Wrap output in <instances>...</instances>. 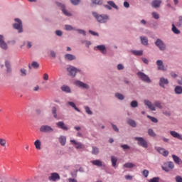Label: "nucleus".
Returning <instances> with one entry per match:
<instances>
[{
    "label": "nucleus",
    "mask_w": 182,
    "mask_h": 182,
    "mask_svg": "<svg viewBox=\"0 0 182 182\" xmlns=\"http://www.w3.org/2000/svg\"><path fill=\"white\" fill-rule=\"evenodd\" d=\"M92 15L100 23H105V22L109 21V16H107V15H98V14L95 12H93Z\"/></svg>",
    "instance_id": "1"
},
{
    "label": "nucleus",
    "mask_w": 182,
    "mask_h": 182,
    "mask_svg": "<svg viewBox=\"0 0 182 182\" xmlns=\"http://www.w3.org/2000/svg\"><path fill=\"white\" fill-rule=\"evenodd\" d=\"M134 140L138 142L139 146H141L144 149H147L149 145L147 144V141L143 139V137H135Z\"/></svg>",
    "instance_id": "2"
},
{
    "label": "nucleus",
    "mask_w": 182,
    "mask_h": 182,
    "mask_svg": "<svg viewBox=\"0 0 182 182\" xmlns=\"http://www.w3.org/2000/svg\"><path fill=\"white\" fill-rule=\"evenodd\" d=\"M173 168H174V163L172 161H168L162 166V170L166 172L170 171V170H173Z\"/></svg>",
    "instance_id": "3"
},
{
    "label": "nucleus",
    "mask_w": 182,
    "mask_h": 182,
    "mask_svg": "<svg viewBox=\"0 0 182 182\" xmlns=\"http://www.w3.org/2000/svg\"><path fill=\"white\" fill-rule=\"evenodd\" d=\"M15 21L17 22L13 25L14 29H17L18 31V33H21V32H23L22 30V21L19 18H15Z\"/></svg>",
    "instance_id": "4"
},
{
    "label": "nucleus",
    "mask_w": 182,
    "mask_h": 182,
    "mask_svg": "<svg viewBox=\"0 0 182 182\" xmlns=\"http://www.w3.org/2000/svg\"><path fill=\"white\" fill-rule=\"evenodd\" d=\"M40 132L41 133H52V132H53V128L48 125H42L40 127Z\"/></svg>",
    "instance_id": "5"
},
{
    "label": "nucleus",
    "mask_w": 182,
    "mask_h": 182,
    "mask_svg": "<svg viewBox=\"0 0 182 182\" xmlns=\"http://www.w3.org/2000/svg\"><path fill=\"white\" fill-rule=\"evenodd\" d=\"M137 75L140 77V79L143 80V82H146V83H151V80H150L149 76H147V75L144 74V73L139 72Z\"/></svg>",
    "instance_id": "6"
},
{
    "label": "nucleus",
    "mask_w": 182,
    "mask_h": 182,
    "mask_svg": "<svg viewBox=\"0 0 182 182\" xmlns=\"http://www.w3.org/2000/svg\"><path fill=\"white\" fill-rule=\"evenodd\" d=\"M67 71L69 73V76L75 77V76H76V73L79 71V70H77L76 68L73 66H70L67 68Z\"/></svg>",
    "instance_id": "7"
},
{
    "label": "nucleus",
    "mask_w": 182,
    "mask_h": 182,
    "mask_svg": "<svg viewBox=\"0 0 182 182\" xmlns=\"http://www.w3.org/2000/svg\"><path fill=\"white\" fill-rule=\"evenodd\" d=\"M155 45L160 49V50H166V44L164 42L161 41V39L158 38L155 42Z\"/></svg>",
    "instance_id": "8"
},
{
    "label": "nucleus",
    "mask_w": 182,
    "mask_h": 182,
    "mask_svg": "<svg viewBox=\"0 0 182 182\" xmlns=\"http://www.w3.org/2000/svg\"><path fill=\"white\" fill-rule=\"evenodd\" d=\"M144 103L145 106H147V107H149L150 110H151L152 112H156V107H154V105H153V103H151V102L147 100H145L144 101Z\"/></svg>",
    "instance_id": "9"
},
{
    "label": "nucleus",
    "mask_w": 182,
    "mask_h": 182,
    "mask_svg": "<svg viewBox=\"0 0 182 182\" xmlns=\"http://www.w3.org/2000/svg\"><path fill=\"white\" fill-rule=\"evenodd\" d=\"M50 181H56V180H60V176L58 173H52L51 176L48 177Z\"/></svg>",
    "instance_id": "10"
},
{
    "label": "nucleus",
    "mask_w": 182,
    "mask_h": 182,
    "mask_svg": "<svg viewBox=\"0 0 182 182\" xmlns=\"http://www.w3.org/2000/svg\"><path fill=\"white\" fill-rule=\"evenodd\" d=\"M0 48H1V49H8V44L6 43L4 40V36L2 35H0Z\"/></svg>",
    "instance_id": "11"
},
{
    "label": "nucleus",
    "mask_w": 182,
    "mask_h": 182,
    "mask_svg": "<svg viewBox=\"0 0 182 182\" xmlns=\"http://www.w3.org/2000/svg\"><path fill=\"white\" fill-rule=\"evenodd\" d=\"M58 6H60V8H62V11L63 13L64 14V15H65L66 16H71L72 14L69 12H68V11H66V9H65V5L60 4V3H57Z\"/></svg>",
    "instance_id": "12"
},
{
    "label": "nucleus",
    "mask_w": 182,
    "mask_h": 182,
    "mask_svg": "<svg viewBox=\"0 0 182 182\" xmlns=\"http://www.w3.org/2000/svg\"><path fill=\"white\" fill-rule=\"evenodd\" d=\"M157 151L160 153V154H162V156H164V157L168 156V151L165 150L164 148L159 147L157 148Z\"/></svg>",
    "instance_id": "13"
},
{
    "label": "nucleus",
    "mask_w": 182,
    "mask_h": 182,
    "mask_svg": "<svg viewBox=\"0 0 182 182\" xmlns=\"http://www.w3.org/2000/svg\"><path fill=\"white\" fill-rule=\"evenodd\" d=\"M75 85L79 87H82V89H89V85L81 81H75Z\"/></svg>",
    "instance_id": "14"
},
{
    "label": "nucleus",
    "mask_w": 182,
    "mask_h": 182,
    "mask_svg": "<svg viewBox=\"0 0 182 182\" xmlns=\"http://www.w3.org/2000/svg\"><path fill=\"white\" fill-rule=\"evenodd\" d=\"M56 126L59 127V129H62V130H68L69 129L65 124V122L60 121L56 123Z\"/></svg>",
    "instance_id": "15"
},
{
    "label": "nucleus",
    "mask_w": 182,
    "mask_h": 182,
    "mask_svg": "<svg viewBox=\"0 0 182 182\" xmlns=\"http://www.w3.org/2000/svg\"><path fill=\"white\" fill-rule=\"evenodd\" d=\"M170 134L171 136H172V137H174L175 139H178V140H182V136H181V134L176 131H171Z\"/></svg>",
    "instance_id": "16"
},
{
    "label": "nucleus",
    "mask_w": 182,
    "mask_h": 182,
    "mask_svg": "<svg viewBox=\"0 0 182 182\" xmlns=\"http://www.w3.org/2000/svg\"><path fill=\"white\" fill-rule=\"evenodd\" d=\"M164 85H168V80L164 77H161L159 86H161V87H163L164 89Z\"/></svg>",
    "instance_id": "17"
},
{
    "label": "nucleus",
    "mask_w": 182,
    "mask_h": 182,
    "mask_svg": "<svg viewBox=\"0 0 182 182\" xmlns=\"http://www.w3.org/2000/svg\"><path fill=\"white\" fill-rule=\"evenodd\" d=\"M34 146L36 150H41L42 149V142L39 139H36L34 141Z\"/></svg>",
    "instance_id": "18"
},
{
    "label": "nucleus",
    "mask_w": 182,
    "mask_h": 182,
    "mask_svg": "<svg viewBox=\"0 0 182 182\" xmlns=\"http://www.w3.org/2000/svg\"><path fill=\"white\" fill-rule=\"evenodd\" d=\"M161 4V0H154L151 2V6L153 8H160V5Z\"/></svg>",
    "instance_id": "19"
},
{
    "label": "nucleus",
    "mask_w": 182,
    "mask_h": 182,
    "mask_svg": "<svg viewBox=\"0 0 182 182\" xmlns=\"http://www.w3.org/2000/svg\"><path fill=\"white\" fill-rule=\"evenodd\" d=\"M156 65L158 66L159 70H164V65H163V61L161 60H158L156 61Z\"/></svg>",
    "instance_id": "20"
},
{
    "label": "nucleus",
    "mask_w": 182,
    "mask_h": 182,
    "mask_svg": "<svg viewBox=\"0 0 182 182\" xmlns=\"http://www.w3.org/2000/svg\"><path fill=\"white\" fill-rule=\"evenodd\" d=\"M65 59L66 60H75L76 59V56L72 54H65Z\"/></svg>",
    "instance_id": "21"
},
{
    "label": "nucleus",
    "mask_w": 182,
    "mask_h": 182,
    "mask_svg": "<svg viewBox=\"0 0 182 182\" xmlns=\"http://www.w3.org/2000/svg\"><path fill=\"white\" fill-rule=\"evenodd\" d=\"M92 164H93V166H97V167H102V166H103V162H102V161L100 160H94L92 161Z\"/></svg>",
    "instance_id": "22"
},
{
    "label": "nucleus",
    "mask_w": 182,
    "mask_h": 182,
    "mask_svg": "<svg viewBox=\"0 0 182 182\" xmlns=\"http://www.w3.org/2000/svg\"><path fill=\"white\" fill-rule=\"evenodd\" d=\"M172 159L176 164H182V161L178 156H177L176 155H172Z\"/></svg>",
    "instance_id": "23"
},
{
    "label": "nucleus",
    "mask_w": 182,
    "mask_h": 182,
    "mask_svg": "<svg viewBox=\"0 0 182 182\" xmlns=\"http://www.w3.org/2000/svg\"><path fill=\"white\" fill-rule=\"evenodd\" d=\"M59 142L60 143L61 146H65L66 144V136H60L58 139Z\"/></svg>",
    "instance_id": "24"
},
{
    "label": "nucleus",
    "mask_w": 182,
    "mask_h": 182,
    "mask_svg": "<svg viewBox=\"0 0 182 182\" xmlns=\"http://www.w3.org/2000/svg\"><path fill=\"white\" fill-rule=\"evenodd\" d=\"M174 92L176 95H181L182 94V87L180 85H177L175 89Z\"/></svg>",
    "instance_id": "25"
},
{
    "label": "nucleus",
    "mask_w": 182,
    "mask_h": 182,
    "mask_svg": "<svg viewBox=\"0 0 182 182\" xmlns=\"http://www.w3.org/2000/svg\"><path fill=\"white\" fill-rule=\"evenodd\" d=\"M97 48L98 49V50H100L102 53H103L104 55H106V47L105 46L103 45L97 46Z\"/></svg>",
    "instance_id": "26"
},
{
    "label": "nucleus",
    "mask_w": 182,
    "mask_h": 182,
    "mask_svg": "<svg viewBox=\"0 0 182 182\" xmlns=\"http://www.w3.org/2000/svg\"><path fill=\"white\" fill-rule=\"evenodd\" d=\"M70 142L74 143V144L75 145V149H83V145H82L79 142H76L75 140H71Z\"/></svg>",
    "instance_id": "27"
},
{
    "label": "nucleus",
    "mask_w": 182,
    "mask_h": 182,
    "mask_svg": "<svg viewBox=\"0 0 182 182\" xmlns=\"http://www.w3.org/2000/svg\"><path fill=\"white\" fill-rule=\"evenodd\" d=\"M111 161L112 164V167H116V164L117 163V158L116 156H111Z\"/></svg>",
    "instance_id": "28"
},
{
    "label": "nucleus",
    "mask_w": 182,
    "mask_h": 182,
    "mask_svg": "<svg viewBox=\"0 0 182 182\" xmlns=\"http://www.w3.org/2000/svg\"><path fill=\"white\" fill-rule=\"evenodd\" d=\"M128 124L131 126L132 127H136L137 126V124L136 123V121L133 119H129L127 122Z\"/></svg>",
    "instance_id": "29"
},
{
    "label": "nucleus",
    "mask_w": 182,
    "mask_h": 182,
    "mask_svg": "<svg viewBox=\"0 0 182 182\" xmlns=\"http://www.w3.org/2000/svg\"><path fill=\"white\" fill-rule=\"evenodd\" d=\"M61 90H63V92H66V93H70V87L67 85H63L61 87Z\"/></svg>",
    "instance_id": "30"
},
{
    "label": "nucleus",
    "mask_w": 182,
    "mask_h": 182,
    "mask_svg": "<svg viewBox=\"0 0 182 182\" xmlns=\"http://www.w3.org/2000/svg\"><path fill=\"white\" fill-rule=\"evenodd\" d=\"M5 66L7 69V73H11V72H12V70L11 69V64L8 61H6Z\"/></svg>",
    "instance_id": "31"
},
{
    "label": "nucleus",
    "mask_w": 182,
    "mask_h": 182,
    "mask_svg": "<svg viewBox=\"0 0 182 182\" xmlns=\"http://www.w3.org/2000/svg\"><path fill=\"white\" fill-rule=\"evenodd\" d=\"M136 165H134V164H132V163H126L124 164V167H125L126 168H133V167H135Z\"/></svg>",
    "instance_id": "32"
},
{
    "label": "nucleus",
    "mask_w": 182,
    "mask_h": 182,
    "mask_svg": "<svg viewBox=\"0 0 182 182\" xmlns=\"http://www.w3.org/2000/svg\"><path fill=\"white\" fill-rule=\"evenodd\" d=\"M132 53L136 56H141L143 55V50H132Z\"/></svg>",
    "instance_id": "33"
},
{
    "label": "nucleus",
    "mask_w": 182,
    "mask_h": 182,
    "mask_svg": "<svg viewBox=\"0 0 182 182\" xmlns=\"http://www.w3.org/2000/svg\"><path fill=\"white\" fill-rule=\"evenodd\" d=\"M172 31L176 35H178L180 33V30L177 29V27H176L174 24H172Z\"/></svg>",
    "instance_id": "34"
},
{
    "label": "nucleus",
    "mask_w": 182,
    "mask_h": 182,
    "mask_svg": "<svg viewBox=\"0 0 182 182\" xmlns=\"http://www.w3.org/2000/svg\"><path fill=\"white\" fill-rule=\"evenodd\" d=\"M141 42L142 45H147L149 43V40L146 37H141Z\"/></svg>",
    "instance_id": "35"
},
{
    "label": "nucleus",
    "mask_w": 182,
    "mask_h": 182,
    "mask_svg": "<svg viewBox=\"0 0 182 182\" xmlns=\"http://www.w3.org/2000/svg\"><path fill=\"white\" fill-rule=\"evenodd\" d=\"M0 146L2 147L6 146V139L0 138Z\"/></svg>",
    "instance_id": "36"
},
{
    "label": "nucleus",
    "mask_w": 182,
    "mask_h": 182,
    "mask_svg": "<svg viewBox=\"0 0 182 182\" xmlns=\"http://www.w3.org/2000/svg\"><path fill=\"white\" fill-rule=\"evenodd\" d=\"M68 105L70 106H71V107H73V109H75V110H76L77 112H80V109H79V108L76 107V105H75L74 102H68Z\"/></svg>",
    "instance_id": "37"
},
{
    "label": "nucleus",
    "mask_w": 182,
    "mask_h": 182,
    "mask_svg": "<svg viewBox=\"0 0 182 182\" xmlns=\"http://www.w3.org/2000/svg\"><path fill=\"white\" fill-rule=\"evenodd\" d=\"M108 5H110L112 6V8H114V9H118L117 5H116V4H114V2L112 1H107Z\"/></svg>",
    "instance_id": "38"
},
{
    "label": "nucleus",
    "mask_w": 182,
    "mask_h": 182,
    "mask_svg": "<svg viewBox=\"0 0 182 182\" xmlns=\"http://www.w3.org/2000/svg\"><path fill=\"white\" fill-rule=\"evenodd\" d=\"M98 153H99V148L96 146H92V154H95L96 156L97 155Z\"/></svg>",
    "instance_id": "39"
},
{
    "label": "nucleus",
    "mask_w": 182,
    "mask_h": 182,
    "mask_svg": "<svg viewBox=\"0 0 182 182\" xmlns=\"http://www.w3.org/2000/svg\"><path fill=\"white\" fill-rule=\"evenodd\" d=\"M148 134L151 136V137H156V133H154V131L151 129L148 130Z\"/></svg>",
    "instance_id": "40"
},
{
    "label": "nucleus",
    "mask_w": 182,
    "mask_h": 182,
    "mask_svg": "<svg viewBox=\"0 0 182 182\" xmlns=\"http://www.w3.org/2000/svg\"><path fill=\"white\" fill-rule=\"evenodd\" d=\"M154 105L156 107H158L159 109H163V105H161V102L159 101H156L154 102Z\"/></svg>",
    "instance_id": "41"
},
{
    "label": "nucleus",
    "mask_w": 182,
    "mask_h": 182,
    "mask_svg": "<svg viewBox=\"0 0 182 182\" xmlns=\"http://www.w3.org/2000/svg\"><path fill=\"white\" fill-rule=\"evenodd\" d=\"M115 97H117L119 100H123V99H124V96H123V95H122L120 93H116L115 94Z\"/></svg>",
    "instance_id": "42"
},
{
    "label": "nucleus",
    "mask_w": 182,
    "mask_h": 182,
    "mask_svg": "<svg viewBox=\"0 0 182 182\" xmlns=\"http://www.w3.org/2000/svg\"><path fill=\"white\" fill-rule=\"evenodd\" d=\"M147 117H148V119H150V120H151L153 122V123H157V122H159V120L154 117L147 115Z\"/></svg>",
    "instance_id": "43"
},
{
    "label": "nucleus",
    "mask_w": 182,
    "mask_h": 182,
    "mask_svg": "<svg viewBox=\"0 0 182 182\" xmlns=\"http://www.w3.org/2000/svg\"><path fill=\"white\" fill-rule=\"evenodd\" d=\"M31 66L34 68V69H38V68H39V63H38V62L33 61L31 63Z\"/></svg>",
    "instance_id": "44"
},
{
    "label": "nucleus",
    "mask_w": 182,
    "mask_h": 182,
    "mask_svg": "<svg viewBox=\"0 0 182 182\" xmlns=\"http://www.w3.org/2000/svg\"><path fill=\"white\" fill-rule=\"evenodd\" d=\"M130 105L132 107H137V106H139V103L136 100L131 102Z\"/></svg>",
    "instance_id": "45"
},
{
    "label": "nucleus",
    "mask_w": 182,
    "mask_h": 182,
    "mask_svg": "<svg viewBox=\"0 0 182 182\" xmlns=\"http://www.w3.org/2000/svg\"><path fill=\"white\" fill-rule=\"evenodd\" d=\"M56 108L54 107L52 108V114H53L55 119L58 118V114H56Z\"/></svg>",
    "instance_id": "46"
},
{
    "label": "nucleus",
    "mask_w": 182,
    "mask_h": 182,
    "mask_svg": "<svg viewBox=\"0 0 182 182\" xmlns=\"http://www.w3.org/2000/svg\"><path fill=\"white\" fill-rule=\"evenodd\" d=\"M76 31H77V32H78V33H80V35H83L84 36H86V31H85V30L77 29Z\"/></svg>",
    "instance_id": "47"
},
{
    "label": "nucleus",
    "mask_w": 182,
    "mask_h": 182,
    "mask_svg": "<svg viewBox=\"0 0 182 182\" xmlns=\"http://www.w3.org/2000/svg\"><path fill=\"white\" fill-rule=\"evenodd\" d=\"M149 182H160V178L154 177L149 180Z\"/></svg>",
    "instance_id": "48"
},
{
    "label": "nucleus",
    "mask_w": 182,
    "mask_h": 182,
    "mask_svg": "<svg viewBox=\"0 0 182 182\" xmlns=\"http://www.w3.org/2000/svg\"><path fill=\"white\" fill-rule=\"evenodd\" d=\"M92 4H95L97 5H102V0H91Z\"/></svg>",
    "instance_id": "49"
},
{
    "label": "nucleus",
    "mask_w": 182,
    "mask_h": 182,
    "mask_svg": "<svg viewBox=\"0 0 182 182\" xmlns=\"http://www.w3.org/2000/svg\"><path fill=\"white\" fill-rule=\"evenodd\" d=\"M178 21L179 22L176 23V26H182V16L178 17Z\"/></svg>",
    "instance_id": "50"
},
{
    "label": "nucleus",
    "mask_w": 182,
    "mask_h": 182,
    "mask_svg": "<svg viewBox=\"0 0 182 182\" xmlns=\"http://www.w3.org/2000/svg\"><path fill=\"white\" fill-rule=\"evenodd\" d=\"M85 112L87 114H93V112L90 110L89 107H85Z\"/></svg>",
    "instance_id": "51"
},
{
    "label": "nucleus",
    "mask_w": 182,
    "mask_h": 182,
    "mask_svg": "<svg viewBox=\"0 0 182 182\" xmlns=\"http://www.w3.org/2000/svg\"><path fill=\"white\" fill-rule=\"evenodd\" d=\"M152 16L153 18H154V19H159L160 18V16L159 15V14L156 12L152 13Z\"/></svg>",
    "instance_id": "52"
},
{
    "label": "nucleus",
    "mask_w": 182,
    "mask_h": 182,
    "mask_svg": "<svg viewBox=\"0 0 182 182\" xmlns=\"http://www.w3.org/2000/svg\"><path fill=\"white\" fill-rule=\"evenodd\" d=\"M73 5H79L80 0H70Z\"/></svg>",
    "instance_id": "53"
},
{
    "label": "nucleus",
    "mask_w": 182,
    "mask_h": 182,
    "mask_svg": "<svg viewBox=\"0 0 182 182\" xmlns=\"http://www.w3.org/2000/svg\"><path fill=\"white\" fill-rule=\"evenodd\" d=\"M142 174L144 176H145V178H147L149 177V171L147 170H144L143 172H142Z\"/></svg>",
    "instance_id": "54"
},
{
    "label": "nucleus",
    "mask_w": 182,
    "mask_h": 182,
    "mask_svg": "<svg viewBox=\"0 0 182 182\" xmlns=\"http://www.w3.org/2000/svg\"><path fill=\"white\" fill-rule=\"evenodd\" d=\"M65 31H73V27L70 25H65Z\"/></svg>",
    "instance_id": "55"
},
{
    "label": "nucleus",
    "mask_w": 182,
    "mask_h": 182,
    "mask_svg": "<svg viewBox=\"0 0 182 182\" xmlns=\"http://www.w3.org/2000/svg\"><path fill=\"white\" fill-rule=\"evenodd\" d=\"M121 147L124 149V150H129L130 149V146L127 144L121 145Z\"/></svg>",
    "instance_id": "56"
},
{
    "label": "nucleus",
    "mask_w": 182,
    "mask_h": 182,
    "mask_svg": "<svg viewBox=\"0 0 182 182\" xmlns=\"http://www.w3.org/2000/svg\"><path fill=\"white\" fill-rule=\"evenodd\" d=\"M20 72L21 73V76H26V70L25 69H21Z\"/></svg>",
    "instance_id": "57"
},
{
    "label": "nucleus",
    "mask_w": 182,
    "mask_h": 182,
    "mask_svg": "<svg viewBox=\"0 0 182 182\" xmlns=\"http://www.w3.org/2000/svg\"><path fill=\"white\" fill-rule=\"evenodd\" d=\"M112 126L113 130H114V132H117V133H119V128H117V126L114 125V124H112Z\"/></svg>",
    "instance_id": "58"
},
{
    "label": "nucleus",
    "mask_w": 182,
    "mask_h": 182,
    "mask_svg": "<svg viewBox=\"0 0 182 182\" xmlns=\"http://www.w3.org/2000/svg\"><path fill=\"white\" fill-rule=\"evenodd\" d=\"M89 33H91V35H93V36H99V34L92 30L89 31Z\"/></svg>",
    "instance_id": "59"
},
{
    "label": "nucleus",
    "mask_w": 182,
    "mask_h": 182,
    "mask_svg": "<svg viewBox=\"0 0 182 182\" xmlns=\"http://www.w3.org/2000/svg\"><path fill=\"white\" fill-rule=\"evenodd\" d=\"M117 69H118V70H123V69H124V66H123V65H122V64H119L117 65Z\"/></svg>",
    "instance_id": "60"
},
{
    "label": "nucleus",
    "mask_w": 182,
    "mask_h": 182,
    "mask_svg": "<svg viewBox=\"0 0 182 182\" xmlns=\"http://www.w3.org/2000/svg\"><path fill=\"white\" fill-rule=\"evenodd\" d=\"M43 80H49V75H48V73H45L43 75Z\"/></svg>",
    "instance_id": "61"
},
{
    "label": "nucleus",
    "mask_w": 182,
    "mask_h": 182,
    "mask_svg": "<svg viewBox=\"0 0 182 182\" xmlns=\"http://www.w3.org/2000/svg\"><path fill=\"white\" fill-rule=\"evenodd\" d=\"M176 182H182V178H181V176H176Z\"/></svg>",
    "instance_id": "62"
},
{
    "label": "nucleus",
    "mask_w": 182,
    "mask_h": 182,
    "mask_svg": "<svg viewBox=\"0 0 182 182\" xmlns=\"http://www.w3.org/2000/svg\"><path fill=\"white\" fill-rule=\"evenodd\" d=\"M55 33H56L57 36H62V34H63L62 31H59V30L56 31Z\"/></svg>",
    "instance_id": "63"
},
{
    "label": "nucleus",
    "mask_w": 182,
    "mask_h": 182,
    "mask_svg": "<svg viewBox=\"0 0 182 182\" xmlns=\"http://www.w3.org/2000/svg\"><path fill=\"white\" fill-rule=\"evenodd\" d=\"M125 178H126V180H133V176H132L130 175H127V176H125Z\"/></svg>",
    "instance_id": "64"
}]
</instances>
